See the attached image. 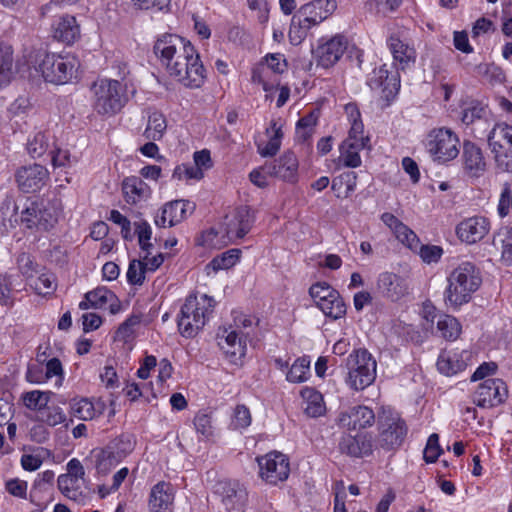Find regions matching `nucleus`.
Returning <instances> with one entry per match:
<instances>
[{
    "label": "nucleus",
    "instance_id": "nucleus-16",
    "mask_svg": "<svg viewBox=\"0 0 512 512\" xmlns=\"http://www.w3.org/2000/svg\"><path fill=\"white\" fill-rule=\"evenodd\" d=\"M18 187L25 193L40 190L48 181V170L39 164L21 167L16 172Z\"/></svg>",
    "mask_w": 512,
    "mask_h": 512
},
{
    "label": "nucleus",
    "instance_id": "nucleus-60",
    "mask_svg": "<svg viewBox=\"0 0 512 512\" xmlns=\"http://www.w3.org/2000/svg\"><path fill=\"white\" fill-rule=\"evenodd\" d=\"M443 452L439 445V436L433 433L429 436L426 447L424 449V459L428 463H434Z\"/></svg>",
    "mask_w": 512,
    "mask_h": 512
},
{
    "label": "nucleus",
    "instance_id": "nucleus-51",
    "mask_svg": "<svg viewBox=\"0 0 512 512\" xmlns=\"http://www.w3.org/2000/svg\"><path fill=\"white\" fill-rule=\"evenodd\" d=\"M312 26L305 21L297 18V13L293 16L289 29V40L293 45H299L306 38L309 29Z\"/></svg>",
    "mask_w": 512,
    "mask_h": 512
},
{
    "label": "nucleus",
    "instance_id": "nucleus-38",
    "mask_svg": "<svg viewBox=\"0 0 512 512\" xmlns=\"http://www.w3.org/2000/svg\"><path fill=\"white\" fill-rule=\"evenodd\" d=\"M266 132L268 134L273 132V134L270 136L268 142L257 144V150L262 157H273L280 150L283 132L281 126H278L276 121L271 122L270 128H268Z\"/></svg>",
    "mask_w": 512,
    "mask_h": 512
},
{
    "label": "nucleus",
    "instance_id": "nucleus-36",
    "mask_svg": "<svg viewBox=\"0 0 512 512\" xmlns=\"http://www.w3.org/2000/svg\"><path fill=\"white\" fill-rule=\"evenodd\" d=\"M167 129V121L163 113L151 111L148 114L147 126L144 130V137L151 141H159Z\"/></svg>",
    "mask_w": 512,
    "mask_h": 512
},
{
    "label": "nucleus",
    "instance_id": "nucleus-6",
    "mask_svg": "<svg viewBox=\"0 0 512 512\" xmlns=\"http://www.w3.org/2000/svg\"><path fill=\"white\" fill-rule=\"evenodd\" d=\"M59 211L46 199H26L20 211V223L27 229L48 231L58 221Z\"/></svg>",
    "mask_w": 512,
    "mask_h": 512
},
{
    "label": "nucleus",
    "instance_id": "nucleus-29",
    "mask_svg": "<svg viewBox=\"0 0 512 512\" xmlns=\"http://www.w3.org/2000/svg\"><path fill=\"white\" fill-rule=\"evenodd\" d=\"M463 161L466 172L472 177H478L486 170V163L482 151L472 142H464Z\"/></svg>",
    "mask_w": 512,
    "mask_h": 512
},
{
    "label": "nucleus",
    "instance_id": "nucleus-37",
    "mask_svg": "<svg viewBox=\"0 0 512 512\" xmlns=\"http://www.w3.org/2000/svg\"><path fill=\"white\" fill-rule=\"evenodd\" d=\"M357 174L353 171L343 172L332 180L331 189L337 198H348L356 189Z\"/></svg>",
    "mask_w": 512,
    "mask_h": 512
},
{
    "label": "nucleus",
    "instance_id": "nucleus-3",
    "mask_svg": "<svg viewBox=\"0 0 512 512\" xmlns=\"http://www.w3.org/2000/svg\"><path fill=\"white\" fill-rule=\"evenodd\" d=\"M213 308L214 300L207 295H202L200 298L195 295L188 296L178 317L180 334L186 338L195 337L205 326Z\"/></svg>",
    "mask_w": 512,
    "mask_h": 512
},
{
    "label": "nucleus",
    "instance_id": "nucleus-26",
    "mask_svg": "<svg viewBox=\"0 0 512 512\" xmlns=\"http://www.w3.org/2000/svg\"><path fill=\"white\" fill-rule=\"evenodd\" d=\"M377 288L382 296L391 301H398L408 293V286L405 280L390 272H384L379 275Z\"/></svg>",
    "mask_w": 512,
    "mask_h": 512
},
{
    "label": "nucleus",
    "instance_id": "nucleus-49",
    "mask_svg": "<svg viewBox=\"0 0 512 512\" xmlns=\"http://www.w3.org/2000/svg\"><path fill=\"white\" fill-rule=\"evenodd\" d=\"M36 419L48 426L54 427L66 420V415L58 406H48V404L37 413Z\"/></svg>",
    "mask_w": 512,
    "mask_h": 512
},
{
    "label": "nucleus",
    "instance_id": "nucleus-34",
    "mask_svg": "<svg viewBox=\"0 0 512 512\" xmlns=\"http://www.w3.org/2000/svg\"><path fill=\"white\" fill-rule=\"evenodd\" d=\"M104 407L105 405L101 401L92 403L88 399H81L71 404V414L78 419L87 421L101 415Z\"/></svg>",
    "mask_w": 512,
    "mask_h": 512
},
{
    "label": "nucleus",
    "instance_id": "nucleus-56",
    "mask_svg": "<svg viewBox=\"0 0 512 512\" xmlns=\"http://www.w3.org/2000/svg\"><path fill=\"white\" fill-rule=\"evenodd\" d=\"M336 291L337 290H335L329 284L323 282L312 285L309 289V294L313 299L314 303L316 304V306L318 307L324 300L328 299L331 295H335Z\"/></svg>",
    "mask_w": 512,
    "mask_h": 512
},
{
    "label": "nucleus",
    "instance_id": "nucleus-30",
    "mask_svg": "<svg viewBox=\"0 0 512 512\" xmlns=\"http://www.w3.org/2000/svg\"><path fill=\"white\" fill-rule=\"evenodd\" d=\"M372 88H382L386 99L394 98L400 88V80L398 74L389 75L386 65L374 71V76L370 79Z\"/></svg>",
    "mask_w": 512,
    "mask_h": 512
},
{
    "label": "nucleus",
    "instance_id": "nucleus-14",
    "mask_svg": "<svg viewBox=\"0 0 512 512\" xmlns=\"http://www.w3.org/2000/svg\"><path fill=\"white\" fill-rule=\"evenodd\" d=\"M507 388L500 379H488L479 385L474 403L481 408H492L504 402Z\"/></svg>",
    "mask_w": 512,
    "mask_h": 512
},
{
    "label": "nucleus",
    "instance_id": "nucleus-54",
    "mask_svg": "<svg viewBox=\"0 0 512 512\" xmlns=\"http://www.w3.org/2000/svg\"><path fill=\"white\" fill-rule=\"evenodd\" d=\"M135 234L138 237V243L143 251H148L153 247L151 243L152 229L146 220H141L134 223Z\"/></svg>",
    "mask_w": 512,
    "mask_h": 512
},
{
    "label": "nucleus",
    "instance_id": "nucleus-40",
    "mask_svg": "<svg viewBox=\"0 0 512 512\" xmlns=\"http://www.w3.org/2000/svg\"><path fill=\"white\" fill-rule=\"evenodd\" d=\"M92 455L95 458L96 469L100 474L108 473L119 463L121 458L118 452L113 451L111 447L93 450Z\"/></svg>",
    "mask_w": 512,
    "mask_h": 512
},
{
    "label": "nucleus",
    "instance_id": "nucleus-63",
    "mask_svg": "<svg viewBox=\"0 0 512 512\" xmlns=\"http://www.w3.org/2000/svg\"><path fill=\"white\" fill-rule=\"evenodd\" d=\"M12 282L8 275L0 274V304L11 305L13 303L12 298Z\"/></svg>",
    "mask_w": 512,
    "mask_h": 512
},
{
    "label": "nucleus",
    "instance_id": "nucleus-55",
    "mask_svg": "<svg viewBox=\"0 0 512 512\" xmlns=\"http://www.w3.org/2000/svg\"><path fill=\"white\" fill-rule=\"evenodd\" d=\"M140 317L132 315L126 319L117 329L115 339L123 342H128L134 334V327L140 324Z\"/></svg>",
    "mask_w": 512,
    "mask_h": 512
},
{
    "label": "nucleus",
    "instance_id": "nucleus-5",
    "mask_svg": "<svg viewBox=\"0 0 512 512\" xmlns=\"http://www.w3.org/2000/svg\"><path fill=\"white\" fill-rule=\"evenodd\" d=\"M79 68V61L73 54L45 53L38 64V71L44 80L56 85L70 82Z\"/></svg>",
    "mask_w": 512,
    "mask_h": 512
},
{
    "label": "nucleus",
    "instance_id": "nucleus-52",
    "mask_svg": "<svg viewBox=\"0 0 512 512\" xmlns=\"http://www.w3.org/2000/svg\"><path fill=\"white\" fill-rule=\"evenodd\" d=\"M51 392H42L38 390L27 392L23 396V401L28 409L36 410L37 413L43 409L50 400Z\"/></svg>",
    "mask_w": 512,
    "mask_h": 512
},
{
    "label": "nucleus",
    "instance_id": "nucleus-33",
    "mask_svg": "<svg viewBox=\"0 0 512 512\" xmlns=\"http://www.w3.org/2000/svg\"><path fill=\"white\" fill-rule=\"evenodd\" d=\"M345 112L351 122V128L349 136L344 142L347 144L351 142H364V146H368L369 137L363 135L364 126L358 107L353 103H349L345 106Z\"/></svg>",
    "mask_w": 512,
    "mask_h": 512
},
{
    "label": "nucleus",
    "instance_id": "nucleus-13",
    "mask_svg": "<svg viewBox=\"0 0 512 512\" xmlns=\"http://www.w3.org/2000/svg\"><path fill=\"white\" fill-rule=\"evenodd\" d=\"M254 214L250 207L240 206L225 217V233L229 241L242 239L252 228Z\"/></svg>",
    "mask_w": 512,
    "mask_h": 512
},
{
    "label": "nucleus",
    "instance_id": "nucleus-61",
    "mask_svg": "<svg viewBox=\"0 0 512 512\" xmlns=\"http://www.w3.org/2000/svg\"><path fill=\"white\" fill-rule=\"evenodd\" d=\"M251 424V414L249 409L245 405H237L234 413L231 425L234 429L247 428Z\"/></svg>",
    "mask_w": 512,
    "mask_h": 512
},
{
    "label": "nucleus",
    "instance_id": "nucleus-27",
    "mask_svg": "<svg viewBox=\"0 0 512 512\" xmlns=\"http://www.w3.org/2000/svg\"><path fill=\"white\" fill-rule=\"evenodd\" d=\"M469 358L470 353L468 351L460 353L442 351L437 360V368L444 375H454L466 368Z\"/></svg>",
    "mask_w": 512,
    "mask_h": 512
},
{
    "label": "nucleus",
    "instance_id": "nucleus-39",
    "mask_svg": "<svg viewBox=\"0 0 512 512\" xmlns=\"http://www.w3.org/2000/svg\"><path fill=\"white\" fill-rule=\"evenodd\" d=\"M114 299V293L105 287L96 288L93 291L87 292L83 301L79 303L81 310L89 308L101 309L108 304L109 300Z\"/></svg>",
    "mask_w": 512,
    "mask_h": 512
},
{
    "label": "nucleus",
    "instance_id": "nucleus-32",
    "mask_svg": "<svg viewBox=\"0 0 512 512\" xmlns=\"http://www.w3.org/2000/svg\"><path fill=\"white\" fill-rule=\"evenodd\" d=\"M125 199L130 204H136L150 196L149 186L139 177H127L122 183Z\"/></svg>",
    "mask_w": 512,
    "mask_h": 512
},
{
    "label": "nucleus",
    "instance_id": "nucleus-23",
    "mask_svg": "<svg viewBox=\"0 0 512 512\" xmlns=\"http://www.w3.org/2000/svg\"><path fill=\"white\" fill-rule=\"evenodd\" d=\"M183 75L174 76V79L181 82L186 87L198 88L200 87L206 78V70L200 60L199 54L194 49V55L188 57L183 63L182 71Z\"/></svg>",
    "mask_w": 512,
    "mask_h": 512
},
{
    "label": "nucleus",
    "instance_id": "nucleus-44",
    "mask_svg": "<svg viewBox=\"0 0 512 512\" xmlns=\"http://www.w3.org/2000/svg\"><path fill=\"white\" fill-rule=\"evenodd\" d=\"M318 308L325 316L333 320L340 319L346 314V305L338 291L335 292V295H331L328 299L324 300Z\"/></svg>",
    "mask_w": 512,
    "mask_h": 512
},
{
    "label": "nucleus",
    "instance_id": "nucleus-22",
    "mask_svg": "<svg viewBox=\"0 0 512 512\" xmlns=\"http://www.w3.org/2000/svg\"><path fill=\"white\" fill-rule=\"evenodd\" d=\"M339 450L341 453L351 457H363L370 455L373 450V441L368 433H357L352 436L350 434L342 436L339 442Z\"/></svg>",
    "mask_w": 512,
    "mask_h": 512
},
{
    "label": "nucleus",
    "instance_id": "nucleus-24",
    "mask_svg": "<svg viewBox=\"0 0 512 512\" xmlns=\"http://www.w3.org/2000/svg\"><path fill=\"white\" fill-rule=\"evenodd\" d=\"M375 415L372 409L366 406H355L339 415L338 422L348 430L363 429L372 426Z\"/></svg>",
    "mask_w": 512,
    "mask_h": 512
},
{
    "label": "nucleus",
    "instance_id": "nucleus-19",
    "mask_svg": "<svg viewBox=\"0 0 512 512\" xmlns=\"http://www.w3.org/2000/svg\"><path fill=\"white\" fill-rule=\"evenodd\" d=\"M490 230V222L483 216H474L460 222L457 226L458 237L468 243L474 244L482 240Z\"/></svg>",
    "mask_w": 512,
    "mask_h": 512
},
{
    "label": "nucleus",
    "instance_id": "nucleus-41",
    "mask_svg": "<svg viewBox=\"0 0 512 512\" xmlns=\"http://www.w3.org/2000/svg\"><path fill=\"white\" fill-rule=\"evenodd\" d=\"M301 396L306 402L305 413L310 417H319L325 411L322 394L314 388L305 387L301 390Z\"/></svg>",
    "mask_w": 512,
    "mask_h": 512
},
{
    "label": "nucleus",
    "instance_id": "nucleus-47",
    "mask_svg": "<svg viewBox=\"0 0 512 512\" xmlns=\"http://www.w3.org/2000/svg\"><path fill=\"white\" fill-rule=\"evenodd\" d=\"M493 244L502 247V260L506 263H512V227H503L493 238Z\"/></svg>",
    "mask_w": 512,
    "mask_h": 512
},
{
    "label": "nucleus",
    "instance_id": "nucleus-21",
    "mask_svg": "<svg viewBox=\"0 0 512 512\" xmlns=\"http://www.w3.org/2000/svg\"><path fill=\"white\" fill-rule=\"evenodd\" d=\"M175 491L172 484L158 482L150 491L148 508L150 512H172Z\"/></svg>",
    "mask_w": 512,
    "mask_h": 512
},
{
    "label": "nucleus",
    "instance_id": "nucleus-15",
    "mask_svg": "<svg viewBox=\"0 0 512 512\" xmlns=\"http://www.w3.org/2000/svg\"><path fill=\"white\" fill-rule=\"evenodd\" d=\"M261 169L269 176L287 182H295L298 173V160L293 152L286 151L278 159L266 162Z\"/></svg>",
    "mask_w": 512,
    "mask_h": 512
},
{
    "label": "nucleus",
    "instance_id": "nucleus-12",
    "mask_svg": "<svg viewBox=\"0 0 512 512\" xmlns=\"http://www.w3.org/2000/svg\"><path fill=\"white\" fill-rule=\"evenodd\" d=\"M214 493L227 511H242L248 499L246 489L232 480H219L214 486Z\"/></svg>",
    "mask_w": 512,
    "mask_h": 512
},
{
    "label": "nucleus",
    "instance_id": "nucleus-53",
    "mask_svg": "<svg viewBox=\"0 0 512 512\" xmlns=\"http://www.w3.org/2000/svg\"><path fill=\"white\" fill-rule=\"evenodd\" d=\"M49 136L45 133L38 132L28 142L27 150L31 157H41L49 148Z\"/></svg>",
    "mask_w": 512,
    "mask_h": 512
},
{
    "label": "nucleus",
    "instance_id": "nucleus-58",
    "mask_svg": "<svg viewBox=\"0 0 512 512\" xmlns=\"http://www.w3.org/2000/svg\"><path fill=\"white\" fill-rule=\"evenodd\" d=\"M146 269L140 260H132L127 271V280L132 285H141L145 279Z\"/></svg>",
    "mask_w": 512,
    "mask_h": 512
},
{
    "label": "nucleus",
    "instance_id": "nucleus-62",
    "mask_svg": "<svg viewBox=\"0 0 512 512\" xmlns=\"http://www.w3.org/2000/svg\"><path fill=\"white\" fill-rule=\"evenodd\" d=\"M416 253L419 254V256L424 262L432 263L437 262L441 258L443 250L441 247L436 245L420 244V247L418 248V251Z\"/></svg>",
    "mask_w": 512,
    "mask_h": 512
},
{
    "label": "nucleus",
    "instance_id": "nucleus-7",
    "mask_svg": "<svg viewBox=\"0 0 512 512\" xmlns=\"http://www.w3.org/2000/svg\"><path fill=\"white\" fill-rule=\"evenodd\" d=\"M376 360L366 349H358L347 358V383L355 390L371 385L376 378Z\"/></svg>",
    "mask_w": 512,
    "mask_h": 512
},
{
    "label": "nucleus",
    "instance_id": "nucleus-46",
    "mask_svg": "<svg viewBox=\"0 0 512 512\" xmlns=\"http://www.w3.org/2000/svg\"><path fill=\"white\" fill-rule=\"evenodd\" d=\"M437 330L444 339L456 340L461 333V325L455 317L441 315L437 320Z\"/></svg>",
    "mask_w": 512,
    "mask_h": 512
},
{
    "label": "nucleus",
    "instance_id": "nucleus-43",
    "mask_svg": "<svg viewBox=\"0 0 512 512\" xmlns=\"http://www.w3.org/2000/svg\"><path fill=\"white\" fill-rule=\"evenodd\" d=\"M364 142L345 143L340 146V160L343 161L345 167L356 168L361 165V157L359 151L367 148Z\"/></svg>",
    "mask_w": 512,
    "mask_h": 512
},
{
    "label": "nucleus",
    "instance_id": "nucleus-35",
    "mask_svg": "<svg viewBox=\"0 0 512 512\" xmlns=\"http://www.w3.org/2000/svg\"><path fill=\"white\" fill-rule=\"evenodd\" d=\"M219 345L224 352L232 357H243L246 351V345L239 334L233 330L224 331L222 335H218Z\"/></svg>",
    "mask_w": 512,
    "mask_h": 512
},
{
    "label": "nucleus",
    "instance_id": "nucleus-20",
    "mask_svg": "<svg viewBox=\"0 0 512 512\" xmlns=\"http://www.w3.org/2000/svg\"><path fill=\"white\" fill-rule=\"evenodd\" d=\"M347 48V41L343 36H335L319 45L315 51L317 64L329 68L342 57Z\"/></svg>",
    "mask_w": 512,
    "mask_h": 512
},
{
    "label": "nucleus",
    "instance_id": "nucleus-4",
    "mask_svg": "<svg viewBox=\"0 0 512 512\" xmlns=\"http://www.w3.org/2000/svg\"><path fill=\"white\" fill-rule=\"evenodd\" d=\"M93 93V108L103 116H113L119 113L128 102L125 86L118 80L100 79L91 86Z\"/></svg>",
    "mask_w": 512,
    "mask_h": 512
},
{
    "label": "nucleus",
    "instance_id": "nucleus-10",
    "mask_svg": "<svg viewBox=\"0 0 512 512\" xmlns=\"http://www.w3.org/2000/svg\"><path fill=\"white\" fill-rule=\"evenodd\" d=\"M257 462L260 477L269 484L276 485L289 476V459L280 452H270L258 457Z\"/></svg>",
    "mask_w": 512,
    "mask_h": 512
},
{
    "label": "nucleus",
    "instance_id": "nucleus-59",
    "mask_svg": "<svg viewBox=\"0 0 512 512\" xmlns=\"http://www.w3.org/2000/svg\"><path fill=\"white\" fill-rule=\"evenodd\" d=\"M194 426L197 433L201 434L205 438H209L213 435L211 416L206 412L200 411L196 414L194 418Z\"/></svg>",
    "mask_w": 512,
    "mask_h": 512
},
{
    "label": "nucleus",
    "instance_id": "nucleus-42",
    "mask_svg": "<svg viewBox=\"0 0 512 512\" xmlns=\"http://www.w3.org/2000/svg\"><path fill=\"white\" fill-rule=\"evenodd\" d=\"M240 254L241 251L239 249H230L214 257L205 267L207 274H209L210 271L217 272L233 267L238 262Z\"/></svg>",
    "mask_w": 512,
    "mask_h": 512
},
{
    "label": "nucleus",
    "instance_id": "nucleus-50",
    "mask_svg": "<svg viewBox=\"0 0 512 512\" xmlns=\"http://www.w3.org/2000/svg\"><path fill=\"white\" fill-rule=\"evenodd\" d=\"M30 286L39 295L52 294L56 289L55 277L51 273H42L37 278L30 279Z\"/></svg>",
    "mask_w": 512,
    "mask_h": 512
},
{
    "label": "nucleus",
    "instance_id": "nucleus-45",
    "mask_svg": "<svg viewBox=\"0 0 512 512\" xmlns=\"http://www.w3.org/2000/svg\"><path fill=\"white\" fill-rule=\"evenodd\" d=\"M13 49L12 46L0 42V86L7 84L12 75Z\"/></svg>",
    "mask_w": 512,
    "mask_h": 512
},
{
    "label": "nucleus",
    "instance_id": "nucleus-9",
    "mask_svg": "<svg viewBox=\"0 0 512 512\" xmlns=\"http://www.w3.org/2000/svg\"><path fill=\"white\" fill-rule=\"evenodd\" d=\"M488 145L497 169L512 173V126L497 123L488 134Z\"/></svg>",
    "mask_w": 512,
    "mask_h": 512
},
{
    "label": "nucleus",
    "instance_id": "nucleus-64",
    "mask_svg": "<svg viewBox=\"0 0 512 512\" xmlns=\"http://www.w3.org/2000/svg\"><path fill=\"white\" fill-rule=\"evenodd\" d=\"M268 67L275 73H283L287 69V62L283 54H268L265 57Z\"/></svg>",
    "mask_w": 512,
    "mask_h": 512
},
{
    "label": "nucleus",
    "instance_id": "nucleus-25",
    "mask_svg": "<svg viewBox=\"0 0 512 512\" xmlns=\"http://www.w3.org/2000/svg\"><path fill=\"white\" fill-rule=\"evenodd\" d=\"M381 220L402 244L414 252L418 251L421 243L414 231L391 213H383Z\"/></svg>",
    "mask_w": 512,
    "mask_h": 512
},
{
    "label": "nucleus",
    "instance_id": "nucleus-31",
    "mask_svg": "<svg viewBox=\"0 0 512 512\" xmlns=\"http://www.w3.org/2000/svg\"><path fill=\"white\" fill-rule=\"evenodd\" d=\"M80 35V28L74 16L60 17L53 25V36L66 44L73 43Z\"/></svg>",
    "mask_w": 512,
    "mask_h": 512
},
{
    "label": "nucleus",
    "instance_id": "nucleus-17",
    "mask_svg": "<svg viewBox=\"0 0 512 512\" xmlns=\"http://www.w3.org/2000/svg\"><path fill=\"white\" fill-rule=\"evenodd\" d=\"M195 205L185 200H175L166 203L162 209L161 214L154 218V223L157 227H172L180 223L187 217V212L190 213L194 210Z\"/></svg>",
    "mask_w": 512,
    "mask_h": 512
},
{
    "label": "nucleus",
    "instance_id": "nucleus-57",
    "mask_svg": "<svg viewBox=\"0 0 512 512\" xmlns=\"http://www.w3.org/2000/svg\"><path fill=\"white\" fill-rule=\"evenodd\" d=\"M316 123L317 117L313 113L300 118L296 127L297 136L306 141L312 135Z\"/></svg>",
    "mask_w": 512,
    "mask_h": 512
},
{
    "label": "nucleus",
    "instance_id": "nucleus-28",
    "mask_svg": "<svg viewBox=\"0 0 512 512\" xmlns=\"http://www.w3.org/2000/svg\"><path fill=\"white\" fill-rule=\"evenodd\" d=\"M388 46L393 55L397 69L405 70L415 63L416 51L414 47L410 46L408 43L396 36H391L388 40Z\"/></svg>",
    "mask_w": 512,
    "mask_h": 512
},
{
    "label": "nucleus",
    "instance_id": "nucleus-2",
    "mask_svg": "<svg viewBox=\"0 0 512 512\" xmlns=\"http://www.w3.org/2000/svg\"><path fill=\"white\" fill-rule=\"evenodd\" d=\"M154 53L159 57L167 73L174 76L183 75V63L194 55V47L189 41L175 34H164L154 44Z\"/></svg>",
    "mask_w": 512,
    "mask_h": 512
},
{
    "label": "nucleus",
    "instance_id": "nucleus-48",
    "mask_svg": "<svg viewBox=\"0 0 512 512\" xmlns=\"http://www.w3.org/2000/svg\"><path fill=\"white\" fill-rule=\"evenodd\" d=\"M310 371V360L307 357L298 358L290 370L287 372L286 378L292 383H301L307 380Z\"/></svg>",
    "mask_w": 512,
    "mask_h": 512
},
{
    "label": "nucleus",
    "instance_id": "nucleus-18",
    "mask_svg": "<svg viewBox=\"0 0 512 512\" xmlns=\"http://www.w3.org/2000/svg\"><path fill=\"white\" fill-rule=\"evenodd\" d=\"M336 8L335 0H313L300 7L297 11V18L315 26L332 15Z\"/></svg>",
    "mask_w": 512,
    "mask_h": 512
},
{
    "label": "nucleus",
    "instance_id": "nucleus-1",
    "mask_svg": "<svg viewBox=\"0 0 512 512\" xmlns=\"http://www.w3.org/2000/svg\"><path fill=\"white\" fill-rule=\"evenodd\" d=\"M447 281L445 302L452 307H460L470 301L481 284V277L473 263L463 262L449 274Z\"/></svg>",
    "mask_w": 512,
    "mask_h": 512
},
{
    "label": "nucleus",
    "instance_id": "nucleus-11",
    "mask_svg": "<svg viewBox=\"0 0 512 512\" xmlns=\"http://www.w3.org/2000/svg\"><path fill=\"white\" fill-rule=\"evenodd\" d=\"M379 429L378 445L385 450H393L401 446L407 435L405 421L396 415L380 418Z\"/></svg>",
    "mask_w": 512,
    "mask_h": 512
},
{
    "label": "nucleus",
    "instance_id": "nucleus-8",
    "mask_svg": "<svg viewBox=\"0 0 512 512\" xmlns=\"http://www.w3.org/2000/svg\"><path fill=\"white\" fill-rule=\"evenodd\" d=\"M459 138L448 128L432 129L426 136L424 145L434 161L445 163L459 154Z\"/></svg>",
    "mask_w": 512,
    "mask_h": 512
}]
</instances>
